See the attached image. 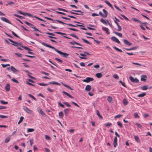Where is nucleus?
I'll return each mask as SVG.
<instances>
[{"label": "nucleus", "instance_id": "obj_1", "mask_svg": "<svg viewBox=\"0 0 152 152\" xmlns=\"http://www.w3.org/2000/svg\"><path fill=\"white\" fill-rule=\"evenodd\" d=\"M41 44L43 45L46 46L48 47H49V48H51L53 49H54L55 51H56V52H57L59 54H60V55H61L63 56L64 57L66 58L67 57V56L69 55V54L65 53L64 52H63L61 51H59L58 50L56 49L54 47L52 46L51 45H50L45 42H42L41 43Z\"/></svg>", "mask_w": 152, "mask_h": 152}, {"label": "nucleus", "instance_id": "obj_2", "mask_svg": "<svg viewBox=\"0 0 152 152\" xmlns=\"http://www.w3.org/2000/svg\"><path fill=\"white\" fill-rule=\"evenodd\" d=\"M8 40H9L10 42H11L12 43H13V44H12V45L15 46H21V47H22L23 48H24V49H25L27 50H31V49L28 48V47H26V46H24L23 45H22V44L21 43H18L17 42H15V41H13L12 40V39H8Z\"/></svg>", "mask_w": 152, "mask_h": 152}, {"label": "nucleus", "instance_id": "obj_3", "mask_svg": "<svg viewBox=\"0 0 152 152\" xmlns=\"http://www.w3.org/2000/svg\"><path fill=\"white\" fill-rule=\"evenodd\" d=\"M72 11H74V12H79L81 13V14H78V13H77L74 12H72L71 11H69V12L72 14H75V15H83V12H82V11L81 10H72Z\"/></svg>", "mask_w": 152, "mask_h": 152}, {"label": "nucleus", "instance_id": "obj_4", "mask_svg": "<svg viewBox=\"0 0 152 152\" xmlns=\"http://www.w3.org/2000/svg\"><path fill=\"white\" fill-rule=\"evenodd\" d=\"M129 79L133 83H137L139 82V80L137 78H134L132 76L129 77Z\"/></svg>", "mask_w": 152, "mask_h": 152}, {"label": "nucleus", "instance_id": "obj_5", "mask_svg": "<svg viewBox=\"0 0 152 152\" xmlns=\"http://www.w3.org/2000/svg\"><path fill=\"white\" fill-rule=\"evenodd\" d=\"M94 80V79L91 77H87L85 79L83 80V81L85 82L88 83L90 81Z\"/></svg>", "mask_w": 152, "mask_h": 152}, {"label": "nucleus", "instance_id": "obj_6", "mask_svg": "<svg viewBox=\"0 0 152 152\" xmlns=\"http://www.w3.org/2000/svg\"><path fill=\"white\" fill-rule=\"evenodd\" d=\"M23 109L26 113H28L31 114L32 113V112L31 110L25 106H24Z\"/></svg>", "mask_w": 152, "mask_h": 152}, {"label": "nucleus", "instance_id": "obj_7", "mask_svg": "<svg viewBox=\"0 0 152 152\" xmlns=\"http://www.w3.org/2000/svg\"><path fill=\"white\" fill-rule=\"evenodd\" d=\"M1 20L6 23H8L10 24H11V23L10 22V21L7 18L4 17H1Z\"/></svg>", "mask_w": 152, "mask_h": 152}, {"label": "nucleus", "instance_id": "obj_8", "mask_svg": "<svg viewBox=\"0 0 152 152\" xmlns=\"http://www.w3.org/2000/svg\"><path fill=\"white\" fill-rule=\"evenodd\" d=\"M111 39L113 41H114L116 43H118V44L120 43V42L119 40L117 38H116L115 37H111Z\"/></svg>", "mask_w": 152, "mask_h": 152}, {"label": "nucleus", "instance_id": "obj_9", "mask_svg": "<svg viewBox=\"0 0 152 152\" xmlns=\"http://www.w3.org/2000/svg\"><path fill=\"white\" fill-rule=\"evenodd\" d=\"M102 30L105 31L107 34H110V32L109 31V29L108 28L104 27H102Z\"/></svg>", "mask_w": 152, "mask_h": 152}, {"label": "nucleus", "instance_id": "obj_10", "mask_svg": "<svg viewBox=\"0 0 152 152\" xmlns=\"http://www.w3.org/2000/svg\"><path fill=\"white\" fill-rule=\"evenodd\" d=\"M117 137H115L114 138L113 141L114 146V147H116L117 145Z\"/></svg>", "mask_w": 152, "mask_h": 152}, {"label": "nucleus", "instance_id": "obj_11", "mask_svg": "<svg viewBox=\"0 0 152 152\" xmlns=\"http://www.w3.org/2000/svg\"><path fill=\"white\" fill-rule=\"evenodd\" d=\"M10 85L9 83H7L5 87V89L7 91H10Z\"/></svg>", "mask_w": 152, "mask_h": 152}, {"label": "nucleus", "instance_id": "obj_12", "mask_svg": "<svg viewBox=\"0 0 152 152\" xmlns=\"http://www.w3.org/2000/svg\"><path fill=\"white\" fill-rule=\"evenodd\" d=\"M91 86L90 85H87L86 86L85 90L87 91H89L91 89Z\"/></svg>", "mask_w": 152, "mask_h": 152}, {"label": "nucleus", "instance_id": "obj_13", "mask_svg": "<svg viewBox=\"0 0 152 152\" xmlns=\"http://www.w3.org/2000/svg\"><path fill=\"white\" fill-rule=\"evenodd\" d=\"M124 43L127 45L130 46L132 45V43H130L128 40L126 39H124Z\"/></svg>", "mask_w": 152, "mask_h": 152}, {"label": "nucleus", "instance_id": "obj_14", "mask_svg": "<svg viewBox=\"0 0 152 152\" xmlns=\"http://www.w3.org/2000/svg\"><path fill=\"white\" fill-rule=\"evenodd\" d=\"M147 78V76L146 75H142L141 76V80L143 81H145L146 80V78Z\"/></svg>", "mask_w": 152, "mask_h": 152}, {"label": "nucleus", "instance_id": "obj_15", "mask_svg": "<svg viewBox=\"0 0 152 152\" xmlns=\"http://www.w3.org/2000/svg\"><path fill=\"white\" fill-rule=\"evenodd\" d=\"M103 11L104 13V14H103V17L104 18H106L108 14V12L105 9H103Z\"/></svg>", "mask_w": 152, "mask_h": 152}, {"label": "nucleus", "instance_id": "obj_16", "mask_svg": "<svg viewBox=\"0 0 152 152\" xmlns=\"http://www.w3.org/2000/svg\"><path fill=\"white\" fill-rule=\"evenodd\" d=\"M62 93L64 94L67 95L68 97H70L71 98H73V97L72 96H71V95H70V94H68V93H67V92H66L65 91H63Z\"/></svg>", "mask_w": 152, "mask_h": 152}, {"label": "nucleus", "instance_id": "obj_17", "mask_svg": "<svg viewBox=\"0 0 152 152\" xmlns=\"http://www.w3.org/2000/svg\"><path fill=\"white\" fill-rule=\"evenodd\" d=\"M48 84H56L59 86L61 85L60 84L55 81H52L48 83Z\"/></svg>", "mask_w": 152, "mask_h": 152}, {"label": "nucleus", "instance_id": "obj_18", "mask_svg": "<svg viewBox=\"0 0 152 152\" xmlns=\"http://www.w3.org/2000/svg\"><path fill=\"white\" fill-rule=\"evenodd\" d=\"M10 68L12 71L14 72H18V70L16 69L13 66H11Z\"/></svg>", "mask_w": 152, "mask_h": 152}, {"label": "nucleus", "instance_id": "obj_19", "mask_svg": "<svg viewBox=\"0 0 152 152\" xmlns=\"http://www.w3.org/2000/svg\"><path fill=\"white\" fill-rule=\"evenodd\" d=\"M134 137L135 141L137 142H140V140L138 136L134 135Z\"/></svg>", "mask_w": 152, "mask_h": 152}, {"label": "nucleus", "instance_id": "obj_20", "mask_svg": "<svg viewBox=\"0 0 152 152\" xmlns=\"http://www.w3.org/2000/svg\"><path fill=\"white\" fill-rule=\"evenodd\" d=\"M38 112L40 113L42 116H44L45 115V113L43 112L41 108L39 109L38 110Z\"/></svg>", "mask_w": 152, "mask_h": 152}, {"label": "nucleus", "instance_id": "obj_21", "mask_svg": "<svg viewBox=\"0 0 152 152\" xmlns=\"http://www.w3.org/2000/svg\"><path fill=\"white\" fill-rule=\"evenodd\" d=\"M24 23L28 25L31 26V27H35L33 24L30 23L27 21H25Z\"/></svg>", "mask_w": 152, "mask_h": 152}, {"label": "nucleus", "instance_id": "obj_22", "mask_svg": "<svg viewBox=\"0 0 152 152\" xmlns=\"http://www.w3.org/2000/svg\"><path fill=\"white\" fill-rule=\"evenodd\" d=\"M132 20L135 22H137L138 23H139L140 24L141 23V21H140V20L137 19V18H132Z\"/></svg>", "mask_w": 152, "mask_h": 152}, {"label": "nucleus", "instance_id": "obj_23", "mask_svg": "<svg viewBox=\"0 0 152 152\" xmlns=\"http://www.w3.org/2000/svg\"><path fill=\"white\" fill-rule=\"evenodd\" d=\"M96 112L97 115L98 116L99 118H100L102 119L103 118V117L101 115H100L99 111L98 110H96Z\"/></svg>", "mask_w": 152, "mask_h": 152}, {"label": "nucleus", "instance_id": "obj_24", "mask_svg": "<svg viewBox=\"0 0 152 152\" xmlns=\"http://www.w3.org/2000/svg\"><path fill=\"white\" fill-rule=\"evenodd\" d=\"M137 48V47H132L130 48H126L125 49L127 50H136Z\"/></svg>", "mask_w": 152, "mask_h": 152}, {"label": "nucleus", "instance_id": "obj_25", "mask_svg": "<svg viewBox=\"0 0 152 152\" xmlns=\"http://www.w3.org/2000/svg\"><path fill=\"white\" fill-rule=\"evenodd\" d=\"M96 76L98 78H101L102 76V74L101 73H97L96 74Z\"/></svg>", "mask_w": 152, "mask_h": 152}, {"label": "nucleus", "instance_id": "obj_26", "mask_svg": "<svg viewBox=\"0 0 152 152\" xmlns=\"http://www.w3.org/2000/svg\"><path fill=\"white\" fill-rule=\"evenodd\" d=\"M123 102L124 104L125 105H127L128 103V102L127 100H126V99H123Z\"/></svg>", "mask_w": 152, "mask_h": 152}, {"label": "nucleus", "instance_id": "obj_27", "mask_svg": "<svg viewBox=\"0 0 152 152\" xmlns=\"http://www.w3.org/2000/svg\"><path fill=\"white\" fill-rule=\"evenodd\" d=\"M114 33L115 34L118 35L120 37H122V34L121 33H119L117 32L116 31H114Z\"/></svg>", "mask_w": 152, "mask_h": 152}, {"label": "nucleus", "instance_id": "obj_28", "mask_svg": "<svg viewBox=\"0 0 152 152\" xmlns=\"http://www.w3.org/2000/svg\"><path fill=\"white\" fill-rule=\"evenodd\" d=\"M100 21L105 25H107V23L106 21L102 18L101 19Z\"/></svg>", "mask_w": 152, "mask_h": 152}, {"label": "nucleus", "instance_id": "obj_29", "mask_svg": "<svg viewBox=\"0 0 152 152\" xmlns=\"http://www.w3.org/2000/svg\"><path fill=\"white\" fill-rule=\"evenodd\" d=\"M141 88L143 90H146L148 88V86H144L142 87H141Z\"/></svg>", "mask_w": 152, "mask_h": 152}, {"label": "nucleus", "instance_id": "obj_30", "mask_svg": "<svg viewBox=\"0 0 152 152\" xmlns=\"http://www.w3.org/2000/svg\"><path fill=\"white\" fill-rule=\"evenodd\" d=\"M146 95V93H143L142 94H139L137 96L139 97H142L145 96Z\"/></svg>", "mask_w": 152, "mask_h": 152}, {"label": "nucleus", "instance_id": "obj_31", "mask_svg": "<svg viewBox=\"0 0 152 152\" xmlns=\"http://www.w3.org/2000/svg\"><path fill=\"white\" fill-rule=\"evenodd\" d=\"M64 114L62 111L60 112L59 113V116L60 118H62L63 117Z\"/></svg>", "mask_w": 152, "mask_h": 152}, {"label": "nucleus", "instance_id": "obj_32", "mask_svg": "<svg viewBox=\"0 0 152 152\" xmlns=\"http://www.w3.org/2000/svg\"><path fill=\"white\" fill-rule=\"evenodd\" d=\"M81 39L84 42L89 44V45L91 44V43L89 42L88 40L83 38H81Z\"/></svg>", "mask_w": 152, "mask_h": 152}, {"label": "nucleus", "instance_id": "obj_33", "mask_svg": "<svg viewBox=\"0 0 152 152\" xmlns=\"http://www.w3.org/2000/svg\"><path fill=\"white\" fill-rule=\"evenodd\" d=\"M69 109L68 108H66L64 110V112L66 115L69 113Z\"/></svg>", "mask_w": 152, "mask_h": 152}, {"label": "nucleus", "instance_id": "obj_34", "mask_svg": "<svg viewBox=\"0 0 152 152\" xmlns=\"http://www.w3.org/2000/svg\"><path fill=\"white\" fill-rule=\"evenodd\" d=\"M134 118H140V116H139L137 113H135L134 114Z\"/></svg>", "mask_w": 152, "mask_h": 152}, {"label": "nucleus", "instance_id": "obj_35", "mask_svg": "<svg viewBox=\"0 0 152 152\" xmlns=\"http://www.w3.org/2000/svg\"><path fill=\"white\" fill-rule=\"evenodd\" d=\"M10 137H7L5 139V142L6 143H8L10 141Z\"/></svg>", "mask_w": 152, "mask_h": 152}, {"label": "nucleus", "instance_id": "obj_36", "mask_svg": "<svg viewBox=\"0 0 152 152\" xmlns=\"http://www.w3.org/2000/svg\"><path fill=\"white\" fill-rule=\"evenodd\" d=\"M14 15L15 16L18 17L19 18H20V19H23L24 18L23 17L20 16V15H18L17 14H15Z\"/></svg>", "mask_w": 152, "mask_h": 152}, {"label": "nucleus", "instance_id": "obj_37", "mask_svg": "<svg viewBox=\"0 0 152 152\" xmlns=\"http://www.w3.org/2000/svg\"><path fill=\"white\" fill-rule=\"evenodd\" d=\"M113 48L117 51H118L120 52H122V50L121 49H120L118 48H117V47H115V46H114L113 47Z\"/></svg>", "mask_w": 152, "mask_h": 152}, {"label": "nucleus", "instance_id": "obj_38", "mask_svg": "<svg viewBox=\"0 0 152 152\" xmlns=\"http://www.w3.org/2000/svg\"><path fill=\"white\" fill-rule=\"evenodd\" d=\"M34 129L33 128H29L28 129L27 132H31L34 131Z\"/></svg>", "mask_w": 152, "mask_h": 152}, {"label": "nucleus", "instance_id": "obj_39", "mask_svg": "<svg viewBox=\"0 0 152 152\" xmlns=\"http://www.w3.org/2000/svg\"><path fill=\"white\" fill-rule=\"evenodd\" d=\"M57 9L60 11H62L66 12H68V11L65 9L61 8H58Z\"/></svg>", "mask_w": 152, "mask_h": 152}, {"label": "nucleus", "instance_id": "obj_40", "mask_svg": "<svg viewBox=\"0 0 152 152\" xmlns=\"http://www.w3.org/2000/svg\"><path fill=\"white\" fill-rule=\"evenodd\" d=\"M105 126L108 127L111 126L112 125V124L110 122H108L105 124Z\"/></svg>", "mask_w": 152, "mask_h": 152}, {"label": "nucleus", "instance_id": "obj_41", "mask_svg": "<svg viewBox=\"0 0 152 152\" xmlns=\"http://www.w3.org/2000/svg\"><path fill=\"white\" fill-rule=\"evenodd\" d=\"M24 119V117L23 116H21L20 117V120L18 122V124H19Z\"/></svg>", "mask_w": 152, "mask_h": 152}, {"label": "nucleus", "instance_id": "obj_42", "mask_svg": "<svg viewBox=\"0 0 152 152\" xmlns=\"http://www.w3.org/2000/svg\"><path fill=\"white\" fill-rule=\"evenodd\" d=\"M135 124L139 128H140V129L142 128V126L141 124H140L139 123H136Z\"/></svg>", "mask_w": 152, "mask_h": 152}, {"label": "nucleus", "instance_id": "obj_43", "mask_svg": "<svg viewBox=\"0 0 152 152\" xmlns=\"http://www.w3.org/2000/svg\"><path fill=\"white\" fill-rule=\"evenodd\" d=\"M38 84L41 86H47L48 85V84H45V83H38Z\"/></svg>", "mask_w": 152, "mask_h": 152}, {"label": "nucleus", "instance_id": "obj_44", "mask_svg": "<svg viewBox=\"0 0 152 152\" xmlns=\"http://www.w3.org/2000/svg\"><path fill=\"white\" fill-rule=\"evenodd\" d=\"M107 100L109 102H110L112 101L113 99L111 97L108 96L107 97Z\"/></svg>", "mask_w": 152, "mask_h": 152}, {"label": "nucleus", "instance_id": "obj_45", "mask_svg": "<svg viewBox=\"0 0 152 152\" xmlns=\"http://www.w3.org/2000/svg\"><path fill=\"white\" fill-rule=\"evenodd\" d=\"M31 27V28L34 29V31H39L41 33V31H39V30L35 27Z\"/></svg>", "mask_w": 152, "mask_h": 152}, {"label": "nucleus", "instance_id": "obj_46", "mask_svg": "<svg viewBox=\"0 0 152 152\" xmlns=\"http://www.w3.org/2000/svg\"><path fill=\"white\" fill-rule=\"evenodd\" d=\"M117 125L120 126L121 128L122 127V125L120 121H118L117 123Z\"/></svg>", "mask_w": 152, "mask_h": 152}, {"label": "nucleus", "instance_id": "obj_47", "mask_svg": "<svg viewBox=\"0 0 152 152\" xmlns=\"http://www.w3.org/2000/svg\"><path fill=\"white\" fill-rule=\"evenodd\" d=\"M58 105L60 106V107H61L62 108H64L65 106H64L60 102H58Z\"/></svg>", "mask_w": 152, "mask_h": 152}, {"label": "nucleus", "instance_id": "obj_48", "mask_svg": "<svg viewBox=\"0 0 152 152\" xmlns=\"http://www.w3.org/2000/svg\"><path fill=\"white\" fill-rule=\"evenodd\" d=\"M25 14L26 15L25 16L27 15L29 17H31L32 18L34 17V16H33V15L30 13H25Z\"/></svg>", "mask_w": 152, "mask_h": 152}, {"label": "nucleus", "instance_id": "obj_49", "mask_svg": "<svg viewBox=\"0 0 152 152\" xmlns=\"http://www.w3.org/2000/svg\"><path fill=\"white\" fill-rule=\"evenodd\" d=\"M0 103L2 104H8V102H5L3 100H0Z\"/></svg>", "mask_w": 152, "mask_h": 152}, {"label": "nucleus", "instance_id": "obj_50", "mask_svg": "<svg viewBox=\"0 0 152 152\" xmlns=\"http://www.w3.org/2000/svg\"><path fill=\"white\" fill-rule=\"evenodd\" d=\"M119 83H120L124 87H126V86L125 85L124 83L123 82H122V81L121 80H120L119 81Z\"/></svg>", "mask_w": 152, "mask_h": 152}, {"label": "nucleus", "instance_id": "obj_51", "mask_svg": "<svg viewBox=\"0 0 152 152\" xmlns=\"http://www.w3.org/2000/svg\"><path fill=\"white\" fill-rule=\"evenodd\" d=\"M139 26L141 27V28L142 30H145V28L143 27V25L142 24H140V25Z\"/></svg>", "mask_w": 152, "mask_h": 152}, {"label": "nucleus", "instance_id": "obj_52", "mask_svg": "<svg viewBox=\"0 0 152 152\" xmlns=\"http://www.w3.org/2000/svg\"><path fill=\"white\" fill-rule=\"evenodd\" d=\"M56 21H57L58 22L61 23V24H62L63 25L66 24V23H64V22L61 21H60L59 20H56Z\"/></svg>", "mask_w": 152, "mask_h": 152}, {"label": "nucleus", "instance_id": "obj_53", "mask_svg": "<svg viewBox=\"0 0 152 152\" xmlns=\"http://www.w3.org/2000/svg\"><path fill=\"white\" fill-rule=\"evenodd\" d=\"M63 103L68 107H70L71 106L67 102H64Z\"/></svg>", "mask_w": 152, "mask_h": 152}, {"label": "nucleus", "instance_id": "obj_54", "mask_svg": "<svg viewBox=\"0 0 152 152\" xmlns=\"http://www.w3.org/2000/svg\"><path fill=\"white\" fill-rule=\"evenodd\" d=\"M12 34L15 37L18 38H19V36H18L17 34H16L14 31H12Z\"/></svg>", "mask_w": 152, "mask_h": 152}, {"label": "nucleus", "instance_id": "obj_55", "mask_svg": "<svg viewBox=\"0 0 152 152\" xmlns=\"http://www.w3.org/2000/svg\"><path fill=\"white\" fill-rule=\"evenodd\" d=\"M28 96H30V97H31L35 101H37V99H36L34 97L33 95H32L31 94H28Z\"/></svg>", "mask_w": 152, "mask_h": 152}, {"label": "nucleus", "instance_id": "obj_56", "mask_svg": "<svg viewBox=\"0 0 152 152\" xmlns=\"http://www.w3.org/2000/svg\"><path fill=\"white\" fill-rule=\"evenodd\" d=\"M12 81L15 82L16 83H19V82L15 78H12Z\"/></svg>", "mask_w": 152, "mask_h": 152}, {"label": "nucleus", "instance_id": "obj_57", "mask_svg": "<svg viewBox=\"0 0 152 152\" xmlns=\"http://www.w3.org/2000/svg\"><path fill=\"white\" fill-rule=\"evenodd\" d=\"M7 117L4 115H0V118H7Z\"/></svg>", "mask_w": 152, "mask_h": 152}, {"label": "nucleus", "instance_id": "obj_58", "mask_svg": "<svg viewBox=\"0 0 152 152\" xmlns=\"http://www.w3.org/2000/svg\"><path fill=\"white\" fill-rule=\"evenodd\" d=\"M113 77L116 79H118L119 78L117 74L114 75H113Z\"/></svg>", "mask_w": 152, "mask_h": 152}, {"label": "nucleus", "instance_id": "obj_59", "mask_svg": "<svg viewBox=\"0 0 152 152\" xmlns=\"http://www.w3.org/2000/svg\"><path fill=\"white\" fill-rule=\"evenodd\" d=\"M68 29H70V30H72V31H78V30H77V29H74V28H68Z\"/></svg>", "mask_w": 152, "mask_h": 152}, {"label": "nucleus", "instance_id": "obj_60", "mask_svg": "<svg viewBox=\"0 0 152 152\" xmlns=\"http://www.w3.org/2000/svg\"><path fill=\"white\" fill-rule=\"evenodd\" d=\"M45 34H49V35H52L53 36H55V34H54L51 33H50V32H45Z\"/></svg>", "mask_w": 152, "mask_h": 152}, {"label": "nucleus", "instance_id": "obj_61", "mask_svg": "<svg viewBox=\"0 0 152 152\" xmlns=\"http://www.w3.org/2000/svg\"><path fill=\"white\" fill-rule=\"evenodd\" d=\"M118 28L117 30V31H121L122 29L121 27L119 25L118 26Z\"/></svg>", "mask_w": 152, "mask_h": 152}, {"label": "nucleus", "instance_id": "obj_62", "mask_svg": "<svg viewBox=\"0 0 152 152\" xmlns=\"http://www.w3.org/2000/svg\"><path fill=\"white\" fill-rule=\"evenodd\" d=\"M141 23H141L140 24H142L143 25H144L145 26H147V25L148 24L147 22H141Z\"/></svg>", "mask_w": 152, "mask_h": 152}, {"label": "nucleus", "instance_id": "obj_63", "mask_svg": "<svg viewBox=\"0 0 152 152\" xmlns=\"http://www.w3.org/2000/svg\"><path fill=\"white\" fill-rule=\"evenodd\" d=\"M15 55H16L18 57H22L21 56L22 54H21L18 53H15Z\"/></svg>", "mask_w": 152, "mask_h": 152}, {"label": "nucleus", "instance_id": "obj_64", "mask_svg": "<svg viewBox=\"0 0 152 152\" xmlns=\"http://www.w3.org/2000/svg\"><path fill=\"white\" fill-rule=\"evenodd\" d=\"M45 139L47 140H50V137L47 135H45Z\"/></svg>", "mask_w": 152, "mask_h": 152}]
</instances>
